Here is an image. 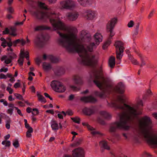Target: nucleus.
Segmentation results:
<instances>
[{
  "mask_svg": "<svg viewBox=\"0 0 157 157\" xmlns=\"http://www.w3.org/2000/svg\"><path fill=\"white\" fill-rule=\"evenodd\" d=\"M60 38L58 40L59 45L65 48L69 52H77L82 59V64L93 66L97 62L95 56L93 55L89 56L86 50L83 45L77 41V35L72 32H69L68 33H63L57 32Z\"/></svg>",
  "mask_w": 157,
  "mask_h": 157,
  "instance_id": "obj_1",
  "label": "nucleus"
},
{
  "mask_svg": "<svg viewBox=\"0 0 157 157\" xmlns=\"http://www.w3.org/2000/svg\"><path fill=\"white\" fill-rule=\"evenodd\" d=\"M125 86L122 82H118V109L127 110L128 112H123L120 116V120L118 122V128H121L124 130H128L131 127L134 117L141 115V111L137 112L133 107L126 104L125 103L128 98L124 94Z\"/></svg>",
  "mask_w": 157,
  "mask_h": 157,
  "instance_id": "obj_2",
  "label": "nucleus"
},
{
  "mask_svg": "<svg viewBox=\"0 0 157 157\" xmlns=\"http://www.w3.org/2000/svg\"><path fill=\"white\" fill-rule=\"evenodd\" d=\"M91 78L94 79L93 82L101 90V92L96 91L95 94L101 98H104L106 97L105 94L106 90H108L109 94L114 92L116 94V98H113L112 101L110 105L111 107L115 109L118 108L117 101L118 86L114 87L113 84L106 80L104 77L102 68L101 66L98 69H95L92 71Z\"/></svg>",
  "mask_w": 157,
  "mask_h": 157,
  "instance_id": "obj_3",
  "label": "nucleus"
},
{
  "mask_svg": "<svg viewBox=\"0 0 157 157\" xmlns=\"http://www.w3.org/2000/svg\"><path fill=\"white\" fill-rule=\"evenodd\" d=\"M140 133L147 139L148 144L157 146V134L154 133L151 130L153 127L151 118L145 116L142 117L139 121Z\"/></svg>",
  "mask_w": 157,
  "mask_h": 157,
  "instance_id": "obj_4",
  "label": "nucleus"
},
{
  "mask_svg": "<svg viewBox=\"0 0 157 157\" xmlns=\"http://www.w3.org/2000/svg\"><path fill=\"white\" fill-rule=\"evenodd\" d=\"M34 14L38 19H42L44 18H49L55 30L59 29L66 31L68 29L67 26L60 21L58 16L54 12H44L36 11L34 13Z\"/></svg>",
  "mask_w": 157,
  "mask_h": 157,
  "instance_id": "obj_5",
  "label": "nucleus"
},
{
  "mask_svg": "<svg viewBox=\"0 0 157 157\" xmlns=\"http://www.w3.org/2000/svg\"><path fill=\"white\" fill-rule=\"evenodd\" d=\"M51 86L53 90L56 92L63 93L66 90L64 86L61 82L56 80L51 82Z\"/></svg>",
  "mask_w": 157,
  "mask_h": 157,
  "instance_id": "obj_6",
  "label": "nucleus"
},
{
  "mask_svg": "<svg viewBox=\"0 0 157 157\" xmlns=\"http://www.w3.org/2000/svg\"><path fill=\"white\" fill-rule=\"evenodd\" d=\"M60 4L62 9L71 10L75 6L74 2L71 0H64L60 2Z\"/></svg>",
  "mask_w": 157,
  "mask_h": 157,
  "instance_id": "obj_7",
  "label": "nucleus"
},
{
  "mask_svg": "<svg viewBox=\"0 0 157 157\" xmlns=\"http://www.w3.org/2000/svg\"><path fill=\"white\" fill-rule=\"evenodd\" d=\"M117 18H113L110 21H109L107 24V31L108 32H110V36L111 37L114 35V33L113 32V30L117 22Z\"/></svg>",
  "mask_w": 157,
  "mask_h": 157,
  "instance_id": "obj_8",
  "label": "nucleus"
},
{
  "mask_svg": "<svg viewBox=\"0 0 157 157\" xmlns=\"http://www.w3.org/2000/svg\"><path fill=\"white\" fill-rule=\"evenodd\" d=\"M124 45L125 44L123 42L118 40V64H120L121 59L124 55Z\"/></svg>",
  "mask_w": 157,
  "mask_h": 157,
  "instance_id": "obj_9",
  "label": "nucleus"
},
{
  "mask_svg": "<svg viewBox=\"0 0 157 157\" xmlns=\"http://www.w3.org/2000/svg\"><path fill=\"white\" fill-rule=\"evenodd\" d=\"M73 157H85L84 151L81 147L77 148L73 151Z\"/></svg>",
  "mask_w": 157,
  "mask_h": 157,
  "instance_id": "obj_10",
  "label": "nucleus"
},
{
  "mask_svg": "<svg viewBox=\"0 0 157 157\" xmlns=\"http://www.w3.org/2000/svg\"><path fill=\"white\" fill-rule=\"evenodd\" d=\"M95 108L93 106L89 107H86L82 110L83 113L86 115L90 116L94 114L95 112Z\"/></svg>",
  "mask_w": 157,
  "mask_h": 157,
  "instance_id": "obj_11",
  "label": "nucleus"
},
{
  "mask_svg": "<svg viewBox=\"0 0 157 157\" xmlns=\"http://www.w3.org/2000/svg\"><path fill=\"white\" fill-rule=\"evenodd\" d=\"M44 38L42 35L38 36L34 40L35 44L38 47H42L44 45Z\"/></svg>",
  "mask_w": 157,
  "mask_h": 157,
  "instance_id": "obj_12",
  "label": "nucleus"
},
{
  "mask_svg": "<svg viewBox=\"0 0 157 157\" xmlns=\"http://www.w3.org/2000/svg\"><path fill=\"white\" fill-rule=\"evenodd\" d=\"M118 129V121H116L112 123L110 126L109 131L111 132L114 133L113 135V137L117 138V135L115 134V132ZM112 139H113V138Z\"/></svg>",
  "mask_w": 157,
  "mask_h": 157,
  "instance_id": "obj_13",
  "label": "nucleus"
},
{
  "mask_svg": "<svg viewBox=\"0 0 157 157\" xmlns=\"http://www.w3.org/2000/svg\"><path fill=\"white\" fill-rule=\"evenodd\" d=\"M80 100L82 101L85 103H94L97 101L96 99L91 96L82 97Z\"/></svg>",
  "mask_w": 157,
  "mask_h": 157,
  "instance_id": "obj_14",
  "label": "nucleus"
},
{
  "mask_svg": "<svg viewBox=\"0 0 157 157\" xmlns=\"http://www.w3.org/2000/svg\"><path fill=\"white\" fill-rule=\"evenodd\" d=\"M66 16L69 20L74 21L77 18L78 14L76 12L69 13L66 14Z\"/></svg>",
  "mask_w": 157,
  "mask_h": 157,
  "instance_id": "obj_15",
  "label": "nucleus"
},
{
  "mask_svg": "<svg viewBox=\"0 0 157 157\" xmlns=\"http://www.w3.org/2000/svg\"><path fill=\"white\" fill-rule=\"evenodd\" d=\"M96 44L97 45H99L100 42L102 41V36L101 34L98 33H96L94 36Z\"/></svg>",
  "mask_w": 157,
  "mask_h": 157,
  "instance_id": "obj_16",
  "label": "nucleus"
},
{
  "mask_svg": "<svg viewBox=\"0 0 157 157\" xmlns=\"http://www.w3.org/2000/svg\"><path fill=\"white\" fill-rule=\"evenodd\" d=\"M55 74L56 75L59 76L63 74L65 72L64 69L62 67L53 70Z\"/></svg>",
  "mask_w": 157,
  "mask_h": 157,
  "instance_id": "obj_17",
  "label": "nucleus"
},
{
  "mask_svg": "<svg viewBox=\"0 0 157 157\" xmlns=\"http://www.w3.org/2000/svg\"><path fill=\"white\" fill-rule=\"evenodd\" d=\"M73 79L76 84L81 85L83 83L82 78L78 75H74Z\"/></svg>",
  "mask_w": 157,
  "mask_h": 157,
  "instance_id": "obj_18",
  "label": "nucleus"
},
{
  "mask_svg": "<svg viewBox=\"0 0 157 157\" xmlns=\"http://www.w3.org/2000/svg\"><path fill=\"white\" fill-rule=\"evenodd\" d=\"M25 52L21 50V51L19 58L17 61L18 63L20 66L23 65L24 59L25 57Z\"/></svg>",
  "mask_w": 157,
  "mask_h": 157,
  "instance_id": "obj_19",
  "label": "nucleus"
},
{
  "mask_svg": "<svg viewBox=\"0 0 157 157\" xmlns=\"http://www.w3.org/2000/svg\"><path fill=\"white\" fill-rule=\"evenodd\" d=\"M108 64L109 66L111 68H113L115 65V58L113 56H111L109 60Z\"/></svg>",
  "mask_w": 157,
  "mask_h": 157,
  "instance_id": "obj_20",
  "label": "nucleus"
},
{
  "mask_svg": "<svg viewBox=\"0 0 157 157\" xmlns=\"http://www.w3.org/2000/svg\"><path fill=\"white\" fill-rule=\"evenodd\" d=\"M51 28L49 27L44 26L43 25H40L37 26L34 29V31H37L39 30H50Z\"/></svg>",
  "mask_w": 157,
  "mask_h": 157,
  "instance_id": "obj_21",
  "label": "nucleus"
},
{
  "mask_svg": "<svg viewBox=\"0 0 157 157\" xmlns=\"http://www.w3.org/2000/svg\"><path fill=\"white\" fill-rule=\"evenodd\" d=\"M99 113L101 115L107 119H109L111 118V115L109 113L105 111H100Z\"/></svg>",
  "mask_w": 157,
  "mask_h": 157,
  "instance_id": "obj_22",
  "label": "nucleus"
},
{
  "mask_svg": "<svg viewBox=\"0 0 157 157\" xmlns=\"http://www.w3.org/2000/svg\"><path fill=\"white\" fill-rule=\"evenodd\" d=\"M1 60L2 61H3L5 60L4 63L6 64H9L12 62V59L9 58H7V56L4 55L2 57Z\"/></svg>",
  "mask_w": 157,
  "mask_h": 157,
  "instance_id": "obj_23",
  "label": "nucleus"
},
{
  "mask_svg": "<svg viewBox=\"0 0 157 157\" xmlns=\"http://www.w3.org/2000/svg\"><path fill=\"white\" fill-rule=\"evenodd\" d=\"M45 71H48L51 69L52 66L50 64L46 62L44 63L42 65Z\"/></svg>",
  "mask_w": 157,
  "mask_h": 157,
  "instance_id": "obj_24",
  "label": "nucleus"
},
{
  "mask_svg": "<svg viewBox=\"0 0 157 157\" xmlns=\"http://www.w3.org/2000/svg\"><path fill=\"white\" fill-rule=\"evenodd\" d=\"M95 13L94 11H89L87 14V19L89 20L93 19L95 16Z\"/></svg>",
  "mask_w": 157,
  "mask_h": 157,
  "instance_id": "obj_25",
  "label": "nucleus"
},
{
  "mask_svg": "<svg viewBox=\"0 0 157 157\" xmlns=\"http://www.w3.org/2000/svg\"><path fill=\"white\" fill-rule=\"evenodd\" d=\"M51 127L53 130H57L59 129L58 125L55 121H52L51 122Z\"/></svg>",
  "mask_w": 157,
  "mask_h": 157,
  "instance_id": "obj_26",
  "label": "nucleus"
},
{
  "mask_svg": "<svg viewBox=\"0 0 157 157\" xmlns=\"http://www.w3.org/2000/svg\"><path fill=\"white\" fill-rule=\"evenodd\" d=\"M48 59L52 63H57L59 61V59L58 58L52 55L48 56Z\"/></svg>",
  "mask_w": 157,
  "mask_h": 157,
  "instance_id": "obj_27",
  "label": "nucleus"
},
{
  "mask_svg": "<svg viewBox=\"0 0 157 157\" xmlns=\"http://www.w3.org/2000/svg\"><path fill=\"white\" fill-rule=\"evenodd\" d=\"M100 145L104 149L109 150L110 147L108 145L107 142L105 141H102L100 142Z\"/></svg>",
  "mask_w": 157,
  "mask_h": 157,
  "instance_id": "obj_28",
  "label": "nucleus"
},
{
  "mask_svg": "<svg viewBox=\"0 0 157 157\" xmlns=\"http://www.w3.org/2000/svg\"><path fill=\"white\" fill-rule=\"evenodd\" d=\"M96 47V46L95 43H92L87 46V49L89 52H91L93 50V48H95Z\"/></svg>",
  "mask_w": 157,
  "mask_h": 157,
  "instance_id": "obj_29",
  "label": "nucleus"
},
{
  "mask_svg": "<svg viewBox=\"0 0 157 157\" xmlns=\"http://www.w3.org/2000/svg\"><path fill=\"white\" fill-rule=\"evenodd\" d=\"M128 57L129 59L130 60L133 64L135 65H138L139 64V63L137 60L134 58L131 55H130V56H128Z\"/></svg>",
  "mask_w": 157,
  "mask_h": 157,
  "instance_id": "obj_30",
  "label": "nucleus"
},
{
  "mask_svg": "<svg viewBox=\"0 0 157 157\" xmlns=\"http://www.w3.org/2000/svg\"><path fill=\"white\" fill-rule=\"evenodd\" d=\"M7 119L6 121V127L7 129H9L10 128V123L11 122V120L8 116H7Z\"/></svg>",
  "mask_w": 157,
  "mask_h": 157,
  "instance_id": "obj_31",
  "label": "nucleus"
},
{
  "mask_svg": "<svg viewBox=\"0 0 157 157\" xmlns=\"http://www.w3.org/2000/svg\"><path fill=\"white\" fill-rule=\"evenodd\" d=\"M37 96L38 98V101H41V102H43L45 103L46 102L45 99V98L42 95L38 94Z\"/></svg>",
  "mask_w": 157,
  "mask_h": 157,
  "instance_id": "obj_32",
  "label": "nucleus"
},
{
  "mask_svg": "<svg viewBox=\"0 0 157 157\" xmlns=\"http://www.w3.org/2000/svg\"><path fill=\"white\" fill-rule=\"evenodd\" d=\"M78 2L82 6H85L88 3L89 0H77Z\"/></svg>",
  "mask_w": 157,
  "mask_h": 157,
  "instance_id": "obj_33",
  "label": "nucleus"
},
{
  "mask_svg": "<svg viewBox=\"0 0 157 157\" xmlns=\"http://www.w3.org/2000/svg\"><path fill=\"white\" fill-rule=\"evenodd\" d=\"M8 55L9 58L12 60L16 58L17 57L16 55L13 52H9Z\"/></svg>",
  "mask_w": 157,
  "mask_h": 157,
  "instance_id": "obj_34",
  "label": "nucleus"
},
{
  "mask_svg": "<svg viewBox=\"0 0 157 157\" xmlns=\"http://www.w3.org/2000/svg\"><path fill=\"white\" fill-rule=\"evenodd\" d=\"M111 43V41L110 39H109L103 45L102 48L103 49H105L107 48L108 47L110 44Z\"/></svg>",
  "mask_w": 157,
  "mask_h": 157,
  "instance_id": "obj_35",
  "label": "nucleus"
},
{
  "mask_svg": "<svg viewBox=\"0 0 157 157\" xmlns=\"http://www.w3.org/2000/svg\"><path fill=\"white\" fill-rule=\"evenodd\" d=\"M82 124L83 126H86L87 127V129L90 131H93L95 129L89 125L87 123L83 122Z\"/></svg>",
  "mask_w": 157,
  "mask_h": 157,
  "instance_id": "obj_36",
  "label": "nucleus"
},
{
  "mask_svg": "<svg viewBox=\"0 0 157 157\" xmlns=\"http://www.w3.org/2000/svg\"><path fill=\"white\" fill-rule=\"evenodd\" d=\"M33 132V130L32 128H29L26 132V136L28 138L32 136L31 133Z\"/></svg>",
  "mask_w": 157,
  "mask_h": 157,
  "instance_id": "obj_37",
  "label": "nucleus"
},
{
  "mask_svg": "<svg viewBox=\"0 0 157 157\" xmlns=\"http://www.w3.org/2000/svg\"><path fill=\"white\" fill-rule=\"evenodd\" d=\"M13 146L16 148L18 147L19 146L18 141L17 139H15L13 140Z\"/></svg>",
  "mask_w": 157,
  "mask_h": 157,
  "instance_id": "obj_38",
  "label": "nucleus"
},
{
  "mask_svg": "<svg viewBox=\"0 0 157 157\" xmlns=\"http://www.w3.org/2000/svg\"><path fill=\"white\" fill-rule=\"evenodd\" d=\"M71 119L75 123L79 124L80 121V118L78 117L71 118Z\"/></svg>",
  "mask_w": 157,
  "mask_h": 157,
  "instance_id": "obj_39",
  "label": "nucleus"
},
{
  "mask_svg": "<svg viewBox=\"0 0 157 157\" xmlns=\"http://www.w3.org/2000/svg\"><path fill=\"white\" fill-rule=\"evenodd\" d=\"M83 37L85 40H87L88 41H89L91 40L90 35L89 34L86 33V34H84V35L83 36Z\"/></svg>",
  "mask_w": 157,
  "mask_h": 157,
  "instance_id": "obj_40",
  "label": "nucleus"
},
{
  "mask_svg": "<svg viewBox=\"0 0 157 157\" xmlns=\"http://www.w3.org/2000/svg\"><path fill=\"white\" fill-rule=\"evenodd\" d=\"M139 56L140 58V59L141 60V63L140 65V67H142L143 66L145 65L146 63L144 61L143 58L142 57V55L140 54L139 55Z\"/></svg>",
  "mask_w": 157,
  "mask_h": 157,
  "instance_id": "obj_41",
  "label": "nucleus"
},
{
  "mask_svg": "<svg viewBox=\"0 0 157 157\" xmlns=\"http://www.w3.org/2000/svg\"><path fill=\"white\" fill-rule=\"evenodd\" d=\"M14 95L16 97L17 99L22 101H24L23 97L21 94L17 93H15L14 94Z\"/></svg>",
  "mask_w": 157,
  "mask_h": 157,
  "instance_id": "obj_42",
  "label": "nucleus"
},
{
  "mask_svg": "<svg viewBox=\"0 0 157 157\" xmlns=\"http://www.w3.org/2000/svg\"><path fill=\"white\" fill-rule=\"evenodd\" d=\"M91 133L93 135H95L96 134H98L100 136H103L104 134L102 133H101L100 132L97 131H94L91 132Z\"/></svg>",
  "mask_w": 157,
  "mask_h": 157,
  "instance_id": "obj_43",
  "label": "nucleus"
},
{
  "mask_svg": "<svg viewBox=\"0 0 157 157\" xmlns=\"http://www.w3.org/2000/svg\"><path fill=\"white\" fill-rule=\"evenodd\" d=\"M114 46H115L116 48V58L118 59V41H117L115 42V44H114Z\"/></svg>",
  "mask_w": 157,
  "mask_h": 157,
  "instance_id": "obj_44",
  "label": "nucleus"
},
{
  "mask_svg": "<svg viewBox=\"0 0 157 157\" xmlns=\"http://www.w3.org/2000/svg\"><path fill=\"white\" fill-rule=\"evenodd\" d=\"M70 87L74 91H77L79 90V89L78 88L74 86L71 85L70 86Z\"/></svg>",
  "mask_w": 157,
  "mask_h": 157,
  "instance_id": "obj_45",
  "label": "nucleus"
},
{
  "mask_svg": "<svg viewBox=\"0 0 157 157\" xmlns=\"http://www.w3.org/2000/svg\"><path fill=\"white\" fill-rule=\"evenodd\" d=\"M20 39H17L13 41V45L15 47L16 46L17 44L20 43Z\"/></svg>",
  "mask_w": 157,
  "mask_h": 157,
  "instance_id": "obj_46",
  "label": "nucleus"
},
{
  "mask_svg": "<svg viewBox=\"0 0 157 157\" xmlns=\"http://www.w3.org/2000/svg\"><path fill=\"white\" fill-rule=\"evenodd\" d=\"M139 33V31L134 30L133 34V37L134 39H135L136 36Z\"/></svg>",
  "mask_w": 157,
  "mask_h": 157,
  "instance_id": "obj_47",
  "label": "nucleus"
},
{
  "mask_svg": "<svg viewBox=\"0 0 157 157\" xmlns=\"http://www.w3.org/2000/svg\"><path fill=\"white\" fill-rule=\"evenodd\" d=\"M9 13H13L14 12V10L12 7H10L7 9Z\"/></svg>",
  "mask_w": 157,
  "mask_h": 157,
  "instance_id": "obj_48",
  "label": "nucleus"
},
{
  "mask_svg": "<svg viewBox=\"0 0 157 157\" xmlns=\"http://www.w3.org/2000/svg\"><path fill=\"white\" fill-rule=\"evenodd\" d=\"M134 24V21L132 20H131L128 22V26L129 28H131L133 26Z\"/></svg>",
  "mask_w": 157,
  "mask_h": 157,
  "instance_id": "obj_49",
  "label": "nucleus"
},
{
  "mask_svg": "<svg viewBox=\"0 0 157 157\" xmlns=\"http://www.w3.org/2000/svg\"><path fill=\"white\" fill-rule=\"evenodd\" d=\"M9 33V30L7 28H6L5 29L4 31L2 32V34L3 35H5L8 34Z\"/></svg>",
  "mask_w": 157,
  "mask_h": 157,
  "instance_id": "obj_50",
  "label": "nucleus"
},
{
  "mask_svg": "<svg viewBox=\"0 0 157 157\" xmlns=\"http://www.w3.org/2000/svg\"><path fill=\"white\" fill-rule=\"evenodd\" d=\"M13 108H10L7 111V113L10 114V115H12L13 111Z\"/></svg>",
  "mask_w": 157,
  "mask_h": 157,
  "instance_id": "obj_51",
  "label": "nucleus"
},
{
  "mask_svg": "<svg viewBox=\"0 0 157 157\" xmlns=\"http://www.w3.org/2000/svg\"><path fill=\"white\" fill-rule=\"evenodd\" d=\"M140 22H137L135 26V30L139 31V27L140 26Z\"/></svg>",
  "mask_w": 157,
  "mask_h": 157,
  "instance_id": "obj_52",
  "label": "nucleus"
},
{
  "mask_svg": "<svg viewBox=\"0 0 157 157\" xmlns=\"http://www.w3.org/2000/svg\"><path fill=\"white\" fill-rule=\"evenodd\" d=\"M143 156L144 157H148L149 156H151V155L149 153H147L146 152H144L143 154Z\"/></svg>",
  "mask_w": 157,
  "mask_h": 157,
  "instance_id": "obj_53",
  "label": "nucleus"
},
{
  "mask_svg": "<svg viewBox=\"0 0 157 157\" xmlns=\"http://www.w3.org/2000/svg\"><path fill=\"white\" fill-rule=\"evenodd\" d=\"M41 62V60L38 58H37L35 60V62L36 64L38 66L40 65Z\"/></svg>",
  "mask_w": 157,
  "mask_h": 157,
  "instance_id": "obj_54",
  "label": "nucleus"
},
{
  "mask_svg": "<svg viewBox=\"0 0 157 157\" xmlns=\"http://www.w3.org/2000/svg\"><path fill=\"white\" fill-rule=\"evenodd\" d=\"M6 90L9 92L10 94H12L13 92V90L11 88L9 87H7Z\"/></svg>",
  "mask_w": 157,
  "mask_h": 157,
  "instance_id": "obj_55",
  "label": "nucleus"
},
{
  "mask_svg": "<svg viewBox=\"0 0 157 157\" xmlns=\"http://www.w3.org/2000/svg\"><path fill=\"white\" fill-rule=\"evenodd\" d=\"M0 102H2L3 105L6 106H7L8 105L7 101H5L3 99H0Z\"/></svg>",
  "mask_w": 157,
  "mask_h": 157,
  "instance_id": "obj_56",
  "label": "nucleus"
},
{
  "mask_svg": "<svg viewBox=\"0 0 157 157\" xmlns=\"http://www.w3.org/2000/svg\"><path fill=\"white\" fill-rule=\"evenodd\" d=\"M66 113L67 115L69 116H72L73 114V113L71 110H68L66 111Z\"/></svg>",
  "mask_w": 157,
  "mask_h": 157,
  "instance_id": "obj_57",
  "label": "nucleus"
},
{
  "mask_svg": "<svg viewBox=\"0 0 157 157\" xmlns=\"http://www.w3.org/2000/svg\"><path fill=\"white\" fill-rule=\"evenodd\" d=\"M7 78V77L6 75L3 73H1L0 74V79H6Z\"/></svg>",
  "mask_w": 157,
  "mask_h": 157,
  "instance_id": "obj_58",
  "label": "nucleus"
},
{
  "mask_svg": "<svg viewBox=\"0 0 157 157\" xmlns=\"http://www.w3.org/2000/svg\"><path fill=\"white\" fill-rule=\"evenodd\" d=\"M8 71V69L7 68H4V67L0 69V72H6Z\"/></svg>",
  "mask_w": 157,
  "mask_h": 157,
  "instance_id": "obj_59",
  "label": "nucleus"
},
{
  "mask_svg": "<svg viewBox=\"0 0 157 157\" xmlns=\"http://www.w3.org/2000/svg\"><path fill=\"white\" fill-rule=\"evenodd\" d=\"M33 111H36V114H35L33 112H32V114L33 115H36V114H37L39 113V111H38V110L37 109H36V108H34V109H33Z\"/></svg>",
  "mask_w": 157,
  "mask_h": 157,
  "instance_id": "obj_60",
  "label": "nucleus"
},
{
  "mask_svg": "<svg viewBox=\"0 0 157 157\" xmlns=\"http://www.w3.org/2000/svg\"><path fill=\"white\" fill-rule=\"evenodd\" d=\"M25 55L26 56H25L26 59L27 60H29V52L28 51H26L25 52Z\"/></svg>",
  "mask_w": 157,
  "mask_h": 157,
  "instance_id": "obj_61",
  "label": "nucleus"
},
{
  "mask_svg": "<svg viewBox=\"0 0 157 157\" xmlns=\"http://www.w3.org/2000/svg\"><path fill=\"white\" fill-rule=\"evenodd\" d=\"M7 44V46L9 48H11V46L13 45V42L12 41L7 42L6 43Z\"/></svg>",
  "mask_w": 157,
  "mask_h": 157,
  "instance_id": "obj_62",
  "label": "nucleus"
},
{
  "mask_svg": "<svg viewBox=\"0 0 157 157\" xmlns=\"http://www.w3.org/2000/svg\"><path fill=\"white\" fill-rule=\"evenodd\" d=\"M11 145L10 142L9 141H6V143L5 147H9Z\"/></svg>",
  "mask_w": 157,
  "mask_h": 157,
  "instance_id": "obj_63",
  "label": "nucleus"
},
{
  "mask_svg": "<svg viewBox=\"0 0 157 157\" xmlns=\"http://www.w3.org/2000/svg\"><path fill=\"white\" fill-rule=\"evenodd\" d=\"M20 86V84L19 82H16L15 83L14 85V87L15 88H18Z\"/></svg>",
  "mask_w": 157,
  "mask_h": 157,
  "instance_id": "obj_64",
  "label": "nucleus"
}]
</instances>
